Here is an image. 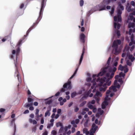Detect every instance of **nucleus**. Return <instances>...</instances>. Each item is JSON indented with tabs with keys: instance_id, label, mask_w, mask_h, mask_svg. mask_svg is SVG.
Masks as SVG:
<instances>
[{
	"instance_id": "nucleus-4",
	"label": "nucleus",
	"mask_w": 135,
	"mask_h": 135,
	"mask_svg": "<svg viewBox=\"0 0 135 135\" xmlns=\"http://www.w3.org/2000/svg\"><path fill=\"white\" fill-rule=\"evenodd\" d=\"M97 76L96 75H93V80L91 81V78L90 77H88L87 78L86 80L88 82V83L86 84V85L90 86L91 85V89H93V92L94 93L95 91V87L97 85V83L95 81L96 78L95 77Z\"/></svg>"
},
{
	"instance_id": "nucleus-50",
	"label": "nucleus",
	"mask_w": 135,
	"mask_h": 135,
	"mask_svg": "<svg viewBox=\"0 0 135 135\" xmlns=\"http://www.w3.org/2000/svg\"><path fill=\"white\" fill-rule=\"evenodd\" d=\"M72 132L73 133L75 131V129L74 128L72 127L71 128Z\"/></svg>"
},
{
	"instance_id": "nucleus-12",
	"label": "nucleus",
	"mask_w": 135,
	"mask_h": 135,
	"mask_svg": "<svg viewBox=\"0 0 135 135\" xmlns=\"http://www.w3.org/2000/svg\"><path fill=\"white\" fill-rule=\"evenodd\" d=\"M54 119H51L50 120V123L47 126V128H50L51 127L53 126L54 125Z\"/></svg>"
},
{
	"instance_id": "nucleus-60",
	"label": "nucleus",
	"mask_w": 135,
	"mask_h": 135,
	"mask_svg": "<svg viewBox=\"0 0 135 135\" xmlns=\"http://www.w3.org/2000/svg\"><path fill=\"white\" fill-rule=\"evenodd\" d=\"M60 94V92H57L55 94V96H58Z\"/></svg>"
},
{
	"instance_id": "nucleus-55",
	"label": "nucleus",
	"mask_w": 135,
	"mask_h": 135,
	"mask_svg": "<svg viewBox=\"0 0 135 135\" xmlns=\"http://www.w3.org/2000/svg\"><path fill=\"white\" fill-rule=\"evenodd\" d=\"M48 132L47 131H45L43 133V135H47Z\"/></svg>"
},
{
	"instance_id": "nucleus-18",
	"label": "nucleus",
	"mask_w": 135,
	"mask_h": 135,
	"mask_svg": "<svg viewBox=\"0 0 135 135\" xmlns=\"http://www.w3.org/2000/svg\"><path fill=\"white\" fill-rule=\"evenodd\" d=\"M111 1V0H104L102 3L103 4L106 5L108 4Z\"/></svg>"
},
{
	"instance_id": "nucleus-42",
	"label": "nucleus",
	"mask_w": 135,
	"mask_h": 135,
	"mask_svg": "<svg viewBox=\"0 0 135 135\" xmlns=\"http://www.w3.org/2000/svg\"><path fill=\"white\" fill-rule=\"evenodd\" d=\"M118 82L120 84H122L123 83V81L122 80V79L121 78H119L118 79Z\"/></svg>"
},
{
	"instance_id": "nucleus-26",
	"label": "nucleus",
	"mask_w": 135,
	"mask_h": 135,
	"mask_svg": "<svg viewBox=\"0 0 135 135\" xmlns=\"http://www.w3.org/2000/svg\"><path fill=\"white\" fill-rule=\"evenodd\" d=\"M63 99V98L62 97H60L58 99V100L60 102V104L61 105H63V103L62 102V101Z\"/></svg>"
},
{
	"instance_id": "nucleus-3",
	"label": "nucleus",
	"mask_w": 135,
	"mask_h": 135,
	"mask_svg": "<svg viewBox=\"0 0 135 135\" xmlns=\"http://www.w3.org/2000/svg\"><path fill=\"white\" fill-rule=\"evenodd\" d=\"M114 84L115 86H112L109 88V90H107L106 92V96L104 101L103 102L102 104V108L104 109L106 106L108 104V101L109 100L110 98L109 97V94L111 91H113L115 92L116 91V88H119L120 86L117 83V81L115 80L114 82Z\"/></svg>"
},
{
	"instance_id": "nucleus-52",
	"label": "nucleus",
	"mask_w": 135,
	"mask_h": 135,
	"mask_svg": "<svg viewBox=\"0 0 135 135\" xmlns=\"http://www.w3.org/2000/svg\"><path fill=\"white\" fill-rule=\"evenodd\" d=\"M135 3L134 1H132L131 2V4L132 6H134Z\"/></svg>"
},
{
	"instance_id": "nucleus-39",
	"label": "nucleus",
	"mask_w": 135,
	"mask_h": 135,
	"mask_svg": "<svg viewBox=\"0 0 135 135\" xmlns=\"http://www.w3.org/2000/svg\"><path fill=\"white\" fill-rule=\"evenodd\" d=\"M95 100H93L89 102V103H90L91 104H93L95 103Z\"/></svg>"
},
{
	"instance_id": "nucleus-51",
	"label": "nucleus",
	"mask_w": 135,
	"mask_h": 135,
	"mask_svg": "<svg viewBox=\"0 0 135 135\" xmlns=\"http://www.w3.org/2000/svg\"><path fill=\"white\" fill-rule=\"evenodd\" d=\"M79 120L78 119H76L75 122L76 124H78L79 122Z\"/></svg>"
},
{
	"instance_id": "nucleus-2",
	"label": "nucleus",
	"mask_w": 135,
	"mask_h": 135,
	"mask_svg": "<svg viewBox=\"0 0 135 135\" xmlns=\"http://www.w3.org/2000/svg\"><path fill=\"white\" fill-rule=\"evenodd\" d=\"M132 42H131L129 44V47L127 45L126 46L123 53L122 55V57H124L125 56H126L127 64V65L129 66L131 65L132 62L135 59L132 55L131 54V52L134 48V45L131 47L132 45Z\"/></svg>"
},
{
	"instance_id": "nucleus-15",
	"label": "nucleus",
	"mask_w": 135,
	"mask_h": 135,
	"mask_svg": "<svg viewBox=\"0 0 135 135\" xmlns=\"http://www.w3.org/2000/svg\"><path fill=\"white\" fill-rule=\"evenodd\" d=\"M84 48L83 49V51L82 52V54L81 56V57H80V60L79 62V65H80L81 64V62L82 61L83 59V56L84 53Z\"/></svg>"
},
{
	"instance_id": "nucleus-28",
	"label": "nucleus",
	"mask_w": 135,
	"mask_h": 135,
	"mask_svg": "<svg viewBox=\"0 0 135 135\" xmlns=\"http://www.w3.org/2000/svg\"><path fill=\"white\" fill-rule=\"evenodd\" d=\"M118 58H117L116 59L115 61L113 64V65L115 66H117L118 64Z\"/></svg>"
},
{
	"instance_id": "nucleus-46",
	"label": "nucleus",
	"mask_w": 135,
	"mask_h": 135,
	"mask_svg": "<svg viewBox=\"0 0 135 135\" xmlns=\"http://www.w3.org/2000/svg\"><path fill=\"white\" fill-rule=\"evenodd\" d=\"M124 72L125 73H126L127 72H128V69L127 68V66L126 67H125V68H124Z\"/></svg>"
},
{
	"instance_id": "nucleus-7",
	"label": "nucleus",
	"mask_w": 135,
	"mask_h": 135,
	"mask_svg": "<svg viewBox=\"0 0 135 135\" xmlns=\"http://www.w3.org/2000/svg\"><path fill=\"white\" fill-rule=\"evenodd\" d=\"M71 82L69 80L68 83H65L63 85V88L61 89V92H64L65 90L67 89H70L71 88Z\"/></svg>"
},
{
	"instance_id": "nucleus-47",
	"label": "nucleus",
	"mask_w": 135,
	"mask_h": 135,
	"mask_svg": "<svg viewBox=\"0 0 135 135\" xmlns=\"http://www.w3.org/2000/svg\"><path fill=\"white\" fill-rule=\"evenodd\" d=\"M83 109H84V110L85 112H88L89 110V108H84Z\"/></svg>"
},
{
	"instance_id": "nucleus-34",
	"label": "nucleus",
	"mask_w": 135,
	"mask_h": 135,
	"mask_svg": "<svg viewBox=\"0 0 135 135\" xmlns=\"http://www.w3.org/2000/svg\"><path fill=\"white\" fill-rule=\"evenodd\" d=\"M28 100V103H31V102H32V103H33V99H32L31 98H30L29 97L27 99Z\"/></svg>"
},
{
	"instance_id": "nucleus-35",
	"label": "nucleus",
	"mask_w": 135,
	"mask_h": 135,
	"mask_svg": "<svg viewBox=\"0 0 135 135\" xmlns=\"http://www.w3.org/2000/svg\"><path fill=\"white\" fill-rule=\"evenodd\" d=\"M120 77H124L125 75V74L122 73V72H121L119 74Z\"/></svg>"
},
{
	"instance_id": "nucleus-54",
	"label": "nucleus",
	"mask_w": 135,
	"mask_h": 135,
	"mask_svg": "<svg viewBox=\"0 0 135 135\" xmlns=\"http://www.w3.org/2000/svg\"><path fill=\"white\" fill-rule=\"evenodd\" d=\"M79 110V108L78 107H76L74 110L75 112H77Z\"/></svg>"
},
{
	"instance_id": "nucleus-40",
	"label": "nucleus",
	"mask_w": 135,
	"mask_h": 135,
	"mask_svg": "<svg viewBox=\"0 0 135 135\" xmlns=\"http://www.w3.org/2000/svg\"><path fill=\"white\" fill-rule=\"evenodd\" d=\"M111 58L110 57H109L107 62V64L108 65L109 64L111 61Z\"/></svg>"
},
{
	"instance_id": "nucleus-5",
	"label": "nucleus",
	"mask_w": 135,
	"mask_h": 135,
	"mask_svg": "<svg viewBox=\"0 0 135 135\" xmlns=\"http://www.w3.org/2000/svg\"><path fill=\"white\" fill-rule=\"evenodd\" d=\"M124 9L123 7L120 5H119L117 8V15L114 17V21L120 22L121 21V14L122 13V11Z\"/></svg>"
},
{
	"instance_id": "nucleus-38",
	"label": "nucleus",
	"mask_w": 135,
	"mask_h": 135,
	"mask_svg": "<svg viewBox=\"0 0 135 135\" xmlns=\"http://www.w3.org/2000/svg\"><path fill=\"white\" fill-rule=\"evenodd\" d=\"M51 134H53V135H56V132L55 130H53L51 132Z\"/></svg>"
},
{
	"instance_id": "nucleus-13",
	"label": "nucleus",
	"mask_w": 135,
	"mask_h": 135,
	"mask_svg": "<svg viewBox=\"0 0 135 135\" xmlns=\"http://www.w3.org/2000/svg\"><path fill=\"white\" fill-rule=\"evenodd\" d=\"M82 90L80 91L79 92L76 93V92H74L73 93L71 94V97L72 98L74 97L77 94H82Z\"/></svg>"
},
{
	"instance_id": "nucleus-20",
	"label": "nucleus",
	"mask_w": 135,
	"mask_h": 135,
	"mask_svg": "<svg viewBox=\"0 0 135 135\" xmlns=\"http://www.w3.org/2000/svg\"><path fill=\"white\" fill-rule=\"evenodd\" d=\"M51 110V109L50 108L49 110H47L46 112L45 113V116L46 117L47 116H49L50 114V112Z\"/></svg>"
},
{
	"instance_id": "nucleus-59",
	"label": "nucleus",
	"mask_w": 135,
	"mask_h": 135,
	"mask_svg": "<svg viewBox=\"0 0 135 135\" xmlns=\"http://www.w3.org/2000/svg\"><path fill=\"white\" fill-rule=\"evenodd\" d=\"M73 102H71V103H70L68 105V107H71V106L72 105V104H73Z\"/></svg>"
},
{
	"instance_id": "nucleus-19",
	"label": "nucleus",
	"mask_w": 135,
	"mask_h": 135,
	"mask_svg": "<svg viewBox=\"0 0 135 135\" xmlns=\"http://www.w3.org/2000/svg\"><path fill=\"white\" fill-rule=\"evenodd\" d=\"M44 0H43L42 3H41V7L40 11V12L39 13V15H40V16L41 15V12L44 6Z\"/></svg>"
},
{
	"instance_id": "nucleus-44",
	"label": "nucleus",
	"mask_w": 135,
	"mask_h": 135,
	"mask_svg": "<svg viewBox=\"0 0 135 135\" xmlns=\"http://www.w3.org/2000/svg\"><path fill=\"white\" fill-rule=\"evenodd\" d=\"M86 98V96H84L80 100L79 102H80L82 101L85 99Z\"/></svg>"
},
{
	"instance_id": "nucleus-1",
	"label": "nucleus",
	"mask_w": 135,
	"mask_h": 135,
	"mask_svg": "<svg viewBox=\"0 0 135 135\" xmlns=\"http://www.w3.org/2000/svg\"><path fill=\"white\" fill-rule=\"evenodd\" d=\"M117 69L115 67L111 68L109 66L105 67L102 69L101 71L96 77L102 76L104 74H106L107 78L105 77L100 79L99 78L97 79H96L95 81L99 86V91L102 92H105L107 88V85L109 86L111 84V81L110 80L112 78L114 75V73Z\"/></svg>"
},
{
	"instance_id": "nucleus-23",
	"label": "nucleus",
	"mask_w": 135,
	"mask_h": 135,
	"mask_svg": "<svg viewBox=\"0 0 135 135\" xmlns=\"http://www.w3.org/2000/svg\"><path fill=\"white\" fill-rule=\"evenodd\" d=\"M87 106L90 109H92L93 108V106L90 103L88 102L87 104Z\"/></svg>"
},
{
	"instance_id": "nucleus-30",
	"label": "nucleus",
	"mask_w": 135,
	"mask_h": 135,
	"mask_svg": "<svg viewBox=\"0 0 135 135\" xmlns=\"http://www.w3.org/2000/svg\"><path fill=\"white\" fill-rule=\"evenodd\" d=\"M56 126L57 127H58L59 126L61 127V126H63L61 123L60 122L57 123L56 124Z\"/></svg>"
},
{
	"instance_id": "nucleus-63",
	"label": "nucleus",
	"mask_w": 135,
	"mask_h": 135,
	"mask_svg": "<svg viewBox=\"0 0 135 135\" xmlns=\"http://www.w3.org/2000/svg\"><path fill=\"white\" fill-rule=\"evenodd\" d=\"M43 127V125H41L39 128V129L40 130H41L42 129V128Z\"/></svg>"
},
{
	"instance_id": "nucleus-8",
	"label": "nucleus",
	"mask_w": 135,
	"mask_h": 135,
	"mask_svg": "<svg viewBox=\"0 0 135 135\" xmlns=\"http://www.w3.org/2000/svg\"><path fill=\"white\" fill-rule=\"evenodd\" d=\"M97 128V126H96L95 124H93L90 132V135H94V133L95 132Z\"/></svg>"
},
{
	"instance_id": "nucleus-32",
	"label": "nucleus",
	"mask_w": 135,
	"mask_h": 135,
	"mask_svg": "<svg viewBox=\"0 0 135 135\" xmlns=\"http://www.w3.org/2000/svg\"><path fill=\"white\" fill-rule=\"evenodd\" d=\"M78 68L76 69V70L75 71V72L74 73V74H73L70 77V79H72L74 77V76L75 75L77 71L78 70Z\"/></svg>"
},
{
	"instance_id": "nucleus-6",
	"label": "nucleus",
	"mask_w": 135,
	"mask_h": 135,
	"mask_svg": "<svg viewBox=\"0 0 135 135\" xmlns=\"http://www.w3.org/2000/svg\"><path fill=\"white\" fill-rule=\"evenodd\" d=\"M121 43V41L120 40L114 41L112 46L113 48L112 52L113 53L117 55L120 52V50L118 49V45H120Z\"/></svg>"
},
{
	"instance_id": "nucleus-14",
	"label": "nucleus",
	"mask_w": 135,
	"mask_h": 135,
	"mask_svg": "<svg viewBox=\"0 0 135 135\" xmlns=\"http://www.w3.org/2000/svg\"><path fill=\"white\" fill-rule=\"evenodd\" d=\"M85 37V36L84 34L83 33H81L80 36V39L82 42H84L85 41L84 38Z\"/></svg>"
},
{
	"instance_id": "nucleus-36",
	"label": "nucleus",
	"mask_w": 135,
	"mask_h": 135,
	"mask_svg": "<svg viewBox=\"0 0 135 135\" xmlns=\"http://www.w3.org/2000/svg\"><path fill=\"white\" fill-rule=\"evenodd\" d=\"M84 3V1L83 0H81L80 1V6H82Z\"/></svg>"
},
{
	"instance_id": "nucleus-58",
	"label": "nucleus",
	"mask_w": 135,
	"mask_h": 135,
	"mask_svg": "<svg viewBox=\"0 0 135 135\" xmlns=\"http://www.w3.org/2000/svg\"><path fill=\"white\" fill-rule=\"evenodd\" d=\"M34 109L33 107L32 106L30 107L29 108V110H33Z\"/></svg>"
},
{
	"instance_id": "nucleus-24",
	"label": "nucleus",
	"mask_w": 135,
	"mask_h": 135,
	"mask_svg": "<svg viewBox=\"0 0 135 135\" xmlns=\"http://www.w3.org/2000/svg\"><path fill=\"white\" fill-rule=\"evenodd\" d=\"M33 105V103L31 102V103H27L25 105V107H28Z\"/></svg>"
},
{
	"instance_id": "nucleus-25",
	"label": "nucleus",
	"mask_w": 135,
	"mask_h": 135,
	"mask_svg": "<svg viewBox=\"0 0 135 135\" xmlns=\"http://www.w3.org/2000/svg\"><path fill=\"white\" fill-rule=\"evenodd\" d=\"M64 127L63 126H61L60 129H59V133H64L63 132Z\"/></svg>"
},
{
	"instance_id": "nucleus-29",
	"label": "nucleus",
	"mask_w": 135,
	"mask_h": 135,
	"mask_svg": "<svg viewBox=\"0 0 135 135\" xmlns=\"http://www.w3.org/2000/svg\"><path fill=\"white\" fill-rule=\"evenodd\" d=\"M12 55L11 56V58L12 59H13L14 56H15V54L16 53V51L15 50H13L12 51Z\"/></svg>"
},
{
	"instance_id": "nucleus-45",
	"label": "nucleus",
	"mask_w": 135,
	"mask_h": 135,
	"mask_svg": "<svg viewBox=\"0 0 135 135\" xmlns=\"http://www.w3.org/2000/svg\"><path fill=\"white\" fill-rule=\"evenodd\" d=\"M116 33H117V35L118 37H119L120 36V31H118L116 32Z\"/></svg>"
},
{
	"instance_id": "nucleus-57",
	"label": "nucleus",
	"mask_w": 135,
	"mask_h": 135,
	"mask_svg": "<svg viewBox=\"0 0 135 135\" xmlns=\"http://www.w3.org/2000/svg\"><path fill=\"white\" fill-rule=\"evenodd\" d=\"M59 114H57L55 116V118L56 119H57L59 117Z\"/></svg>"
},
{
	"instance_id": "nucleus-62",
	"label": "nucleus",
	"mask_w": 135,
	"mask_h": 135,
	"mask_svg": "<svg viewBox=\"0 0 135 135\" xmlns=\"http://www.w3.org/2000/svg\"><path fill=\"white\" fill-rule=\"evenodd\" d=\"M119 77H120L119 75V76L118 75H117L115 76V78L116 79H118Z\"/></svg>"
},
{
	"instance_id": "nucleus-61",
	"label": "nucleus",
	"mask_w": 135,
	"mask_h": 135,
	"mask_svg": "<svg viewBox=\"0 0 135 135\" xmlns=\"http://www.w3.org/2000/svg\"><path fill=\"white\" fill-rule=\"evenodd\" d=\"M66 101V99L65 98L64 99H62V102H63V104H64V103Z\"/></svg>"
},
{
	"instance_id": "nucleus-37",
	"label": "nucleus",
	"mask_w": 135,
	"mask_h": 135,
	"mask_svg": "<svg viewBox=\"0 0 135 135\" xmlns=\"http://www.w3.org/2000/svg\"><path fill=\"white\" fill-rule=\"evenodd\" d=\"M88 119H87L85 123L84 124V126L85 127H87V126H88Z\"/></svg>"
},
{
	"instance_id": "nucleus-17",
	"label": "nucleus",
	"mask_w": 135,
	"mask_h": 135,
	"mask_svg": "<svg viewBox=\"0 0 135 135\" xmlns=\"http://www.w3.org/2000/svg\"><path fill=\"white\" fill-rule=\"evenodd\" d=\"M117 28L118 29H119L120 28V24L118 23H117L116 22H115L114 23V28H117Z\"/></svg>"
},
{
	"instance_id": "nucleus-33",
	"label": "nucleus",
	"mask_w": 135,
	"mask_h": 135,
	"mask_svg": "<svg viewBox=\"0 0 135 135\" xmlns=\"http://www.w3.org/2000/svg\"><path fill=\"white\" fill-rule=\"evenodd\" d=\"M86 103V102L84 101L82 103L80 104L79 105L80 107H81L83 106L84 105H85Z\"/></svg>"
},
{
	"instance_id": "nucleus-64",
	"label": "nucleus",
	"mask_w": 135,
	"mask_h": 135,
	"mask_svg": "<svg viewBox=\"0 0 135 135\" xmlns=\"http://www.w3.org/2000/svg\"><path fill=\"white\" fill-rule=\"evenodd\" d=\"M38 105V103L37 102H35L34 103V105L35 106H37Z\"/></svg>"
},
{
	"instance_id": "nucleus-10",
	"label": "nucleus",
	"mask_w": 135,
	"mask_h": 135,
	"mask_svg": "<svg viewBox=\"0 0 135 135\" xmlns=\"http://www.w3.org/2000/svg\"><path fill=\"white\" fill-rule=\"evenodd\" d=\"M133 15H135V11H134L132 13L130 14L128 17L127 22L129 23V21H132L133 20Z\"/></svg>"
},
{
	"instance_id": "nucleus-11",
	"label": "nucleus",
	"mask_w": 135,
	"mask_h": 135,
	"mask_svg": "<svg viewBox=\"0 0 135 135\" xmlns=\"http://www.w3.org/2000/svg\"><path fill=\"white\" fill-rule=\"evenodd\" d=\"M103 112V111L102 110L101 108H99L98 109V112L96 115V116L98 117L99 116V115H102Z\"/></svg>"
},
{
	"instance_id": "nucleus-49",
	"label": "nucleus",
	"mask_w": 135,
	"mask_h": 135,
	"mask_svg": "<svg viewBox=\"0 0 135 135\" xmlns=\"http://www.w3.org/2000/svg\"><path fill=\"white\" fill-rule=\"evenodd\" d=\"M61 109H59L57 110V113L58 114H60L61 112Z\"/></svg>"
},
{
	"instance_id": "nucleus-31",
	"label": "nucleus",
	"mask_w": 135,
	"mask_h": 135,
	"mask_svg": "<svg viewBox=\"0 0 135 135\" xmlns=\"http://www.w3.org/2000/svg\"><path fill=\"white\" fill-rule=\"evenodd\" d=\"M126 9L127 11L129 12L131 11L132 9H131V7L130 6H127Z\"/></svg>"
},
{
	"instance_id": "nucleus-22",
	"label": "nucleus",
	"mask_w": 135,
	"mask_h": 135,
	"mask_svg": "<svg viewBox=\"0 0 135 135\" xmlns=\"http://www.w3.org/2000/svg\"><path fill=\"white\" fill-rule=\"evenodd\" d=\"M29 122L30 123H32L33 124H36L37 123V121L36 120H32V119H30L29 120Z\"/></svg>"
},
{
	"instance_id": "nucleus-21",
	"label": "nucleus",
	"mask_w": 135,
	"mask_h": 135,
	"mask_svg": "<svg viewBox=\"0 0 135 135\" xmlns=\"http://www.w3.org/2000/svg\"><path fill=\"white\" fill-rule=\"evenodd\" d=\"M127 67L126 65H125L124 66H122V65L120 64L119 65V67L118 69H119V70H120L121 71H122L123 70H124V69L125 68V67Z\"/></svg>"
},
{
	"instance_id": "nucleus-16",
	"label": "nucleus",
	"mask_w": 135,
	"mask_h": 135,
	"mask_svg": "<svg viewBox=\"0 0 135 135\" xmlns=\"http://www.w3.org/2000/svg\"><path fill=\"white\" fill-rule=\"evenodd\" d=\"M39 112V110L37 109H36V119L38 120H39V115H38V113Z\"/></svg>"
},
{
	"instance_id": "nucleus-53",
	"label": "nucleus",
	"mask_w": 135,
	"mask_h": 135,
	"mask_svg": "<svg viewBox=\"0 0 135 135\" xmlns=\"http://www.w3.org/2000/svg\"><path fill=\"white\" fill-rule=\"evenodd\" d=\"M93 109V112L94 113H95L96 112L97 110V109L95 108H93V109Z\"/></svg>"
},
{
	"instance_id": "nucleus-9",
	"label": "nucleus",
	"mask_w": 135,
	"mask_h": 135,
	"mask_svg": "<svg viewBox=\"0 0 135 135\" xmlns=\"http://www.w3.org/2000/svg\"><path fill=\"white\" fill-rule=\"evenodd\" d=\"M102 96V94L101 93L98 91L96 92L95 95L94 96V98L96 99L97 103L100 100L99 97H101Z\"/></svg>"
},
{
	"instance_id": "nucleus-27",
	"label": "nucleus",
	"mask_w": 135,
	"mask_h": 135,
	"mask_svg": "<svg viewBox=\"0 0 135 135\" xmlns=\"http://www.w3.org/2000/svg\"><path fill=\"white\" fill-rule=\"evenodd\" d=\"M135 25V24L134 23H129L128 24V27L130 28L131 27H133Z\"/></svg>"
},
{
	"instance_id": "nucleus-48",
	"label": "nucleus",
	"mask_w": 135,
	"mask_h": 135,
	"mask_svg": "<svg viewBox=\"0 0 135 135\" xmlns=\"http://www.w3.org/2000/svg\"><path fill=\"white\" fill-rule=\"evenodd\" d=\"M86 113V112H85L84 110L83 109L81 113V114L83 115H84Z\"/></svg>"
},
{
	"instance_id": "nucleus-43",
	"label": "nucleus",
	"mask_w": 135,
	"mask_h": 135,
	"mask_svg": "<svg viewBox=\"0 0 135 135\" xmlns=\"http://www.w3.org/2000/svg\"><path fill=\"white\" fill-rule=\"evenodd\" d=\"M114 8L113 7H112V8L111 10V12H110V14L112 15L114 13Z\"/></svg>"
},
{
	"instance_id": "nucleus-56",
	"label": "nucleus",
	"mask_w": 135,
	"mask_h": 135,
	"mask_svg": "<svg viewBox=\"0 0 135 135\" xmlns=\"http://www.w3.org/2000/svg\"><path fill=\"white\" fill-rule=\"evenodd\" d=\"M29 112V111L28 110H26L24 113L25 114H26L27 113H28Z\"/></svg>"
},
{
	"instance_id": "nucleus-41",
	"label": "nucleus",
	"mask_w": 135,
	"mask_h": 135,
	"mask_svg": "<svg viewBox=\"0 0 135 135\" xmlns=\"http://www.w3.org/2000/svg\"><path fill=\"white\" fill-rule=\"evenodd\" d=\"M106 9L105 6H103L100 9H99V11H102L103 10H105Z\"/></svg>"
}]
</instances>
